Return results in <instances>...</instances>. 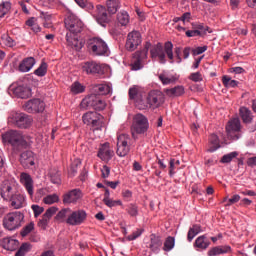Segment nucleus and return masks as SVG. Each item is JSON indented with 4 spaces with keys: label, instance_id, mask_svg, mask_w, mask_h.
<instances>
[{
    "label": "nucleus",
    "instance_id": "1",
    "mask_svg": "<svg viewBox=\"0 0 256 256\" xmlns=\"http://www.w3.org/2000/svg\"><path fill=\"white\" fill-rule=\"evenodd\" d=\"M93 94H90L81 100L79 107L83 110L103 111L106 108V102L101 96L111 93V86L107 84H98L93 86Z\"/></svg>",
    "mask_w": 256,
    "mask_h": 256
},
{
    "label": "nucleus",
    "instance_id": "2",
    "mask_svg": "<svg viewBox=\"0 0 256 256\" xmlns=\"http://www.w3.org/2000/svg\"><path fill=\"white\" fill-rule=\"evenodd\" d=\"M4 143H8L11 146V149L15 153H19L20 151L26 149L33 142L31 136L24 135L19 130H10L8 132H4L1 136Z\"/></svg>",
    "mask_w": 256,
    "mask_h": 256
},
{
    "label": "nucleus",
    "instance_id": "3",
    "mask_svg": "<svg viewBox=\"0 0 256 256\" xmlns=\"http://www.w3.org/2000/svg\"><path fill=\"white\" fill-rule=\"evenodd\" d=\"M174 48V45L172 42H165V45H162L161 43H158L151 48V58L152 59H158L160 64L167 63V60L165 57L167 56L168 60H170V64L174 63V52H172V49Z\"/></svg>",
    "mask_w": 256,
    "mask_h": 256
},
{
    "label": "nucleus",
    "instance_id": "4",
    "mask_svg": "<svg viewBox=\"0 0 256 256\" xmlns=\"http://www.w3.org/2000/svg\"><path fill=\"white\" fill-rule=\"evenodd\" d=\"M8 124L21 130H27L33 126V116L22 112H11Z\"/></svg>",
    "mask_w": 256,
    "mask_h": 256
},
{
    "label": "nucleus",
    "instance_id": "5",
    "mask_svg": "<svg viewBox=\"0 0 256 256\" xmlns=\"http://www.w3.org/2000/svg\"><path fill=\"white\" fill-rule=\"evenodd\" d=\"M24 223V214L21 212H11L3 218V227L8 231H15L22 227Z\"/></svg>",
    "mask_w": 256,
    "mask_h": 256
},
{
    "label": "nucleus",
    "instance_id": "6",
    "mask_svg": "<svg viewBox=\"0 0 256 256\" xmlns=\"http://www.w3.org/2000/svg\"><path fill=\"white\" fill-rule=\"evenodd\" d=\"M149 122L148 118L142 114L134 116V122L132 123V139L137 140V135H144L148 132Z\"/></svg>",
    "mask_w": 256,
    "mask_h": 256
},
{
    "label": "nucleus",
    "instance_id": "7",
    "mask_svg": "<svg viewBox=\"0 0 256 256\" xmlns=\"http://www.w3.org/2000/svg\"><path fill=\"white\" fill-rule=\"evenodd\" d=\"M88 51L92 53L93 56H107L109 53V48H107L106 42L101 38H92L86 42Z\"/></svg>",
    "mask_w": 256,
    "mask_h": 256
},
{
    "label": "nucleus",
    "instance_id": "8",
    "mask_svg": "<svg viewBox=\"0 0 256 256\" xmlns=\"http://www.w3.org/2000/svg\"><path fill=\"white\" fill-rule=\"evenodd\" d=\"M226 134L231 141H238L242 137V124L240 119L233 118L226 124Z\"/></svg>",
    "mask_w": 256,
    "mask_h": 256
},
{
    "label": "nucleus",
    "instance_id": "9",
    "mask_svg": "<svg viewBox=\"0 0 256 256\" xmlns=\"http://www.w3.org/2000/svg\"><path fill=\"white\" fill-rule=\"evenodd\" d=\"M21 196L17 188V182L15 180H4L1 185V198L3 200L11 199V197Z\"/></svg>",
    "mask_w": 256,
    "mask_h": 256
},
{
    "label": "nucleus",
    "instance_id": "10",
    "mask_svg": "<svg viewBox=\"0 0 256 256\" xmlns=\"http://www.w3.org/2000/svg\"><path fill=\"white\" fill-rule=\"evenodd\" d=\"M82 69L86 75H104L109 70V66L95 61H88L83 64Z\"/></svg>",
    "mask_w": 256,
    "mask_h": 256
},
{
    "label": "nucleus",
    "instance_id": "11",
    "mask_svg": "<svg viewBox=\"0 0 256 256\" xmlns=\"http://www.w3.org/2000/svg\"><path fill=\"white\" fill-rule=\"evenodd\" d=\"M131 139L128 134L118 135V141L116 143V155L120 157H126L130 153Z\"/></svg>",
    "mask_w": 256,
    "mask_h": 256
},
{
    "label": "nucleus",
    "instance_id": "12",
    "mask_svg": "<svg viewBox=\"0 0 256 256\" xmlns=\"http://www.w3.org/2000/svg\"><path fill=\"white\" fill-rule=\"evenodd\" d=\"M66 29L69 31L67 34L77 35L83 30V22L74 14H69L65 21Z\"/></svg>",
    "mask_w": 256,
    "mask_h": 256
},
{
    "label": "nucleus",
    "instance_id": "13",
    "mask_svg": "<svg viewBox=\"0 0 256 256\" xmlns=\"http://www.w3.org/2000/svg\"><path fill=\"white\" fill-rule=\"evenodd\" d=\"M103 117L97 112H86L83 115V123L86 126L92 127L93 130H100L102 127Z\"/></svg>",
    "mask_w": 256,
    "mask_h": 256
},
{
    "label": "nucleus",
    "instance_id": "14",
    "mask_svg": "<svg viewBox=\"0 0 256 256\" xmlns=\"http://www.w3.org/2000/svg\"><path fill=\"white\" fill-rule=\"evenodd\" d=\"M25 112L29 114H39L45 111V102L41 99H31L24 104Z\"/></svg>",
    "mask_w": 256,
    "mask_h": 256
},
{
    "label": "nucleus",
    "instance_id": "15",
    "mask_svg": "<svg viewBox=\"0 0 256 256\" xmlns=\"http://www.w3.org/2000/svg\"><path fill=\"white\" fill-rule=\"evenodd\" d=\"M93 18H95V21L102 27H106V24L111 21V16L107 14L106 7L101 5H97L95 13H93Z\"/></svg>",
    "mask_w": 256,
    "mask_h": 256
},
{
    "label": "nucleus",
    "instance_id": "16",
    "mask_svg": "<svg viewBox=\"0 0 256 256\" xmlns=\"http://www.w3.org/2000/svg\"><path fill=\"white\" fill-rule=\"evenodd\" d=\"M87 220V213L84 210H76V214H72L64 220L69 226H80Z\"/></svg>",
    "mask_w": 256,
    "mask_h": 256
},
{
    "label": "nucleus",
    "instance_id": "17",
    "mask_svg": "<svg viewBox=\"0 0 256 256\" xmlns=\"http://www.w3.org/2000/svg\"><path fill=\"white\" fill-rule=\"evenodd\" d=\"M139 45H141V33L137 31L128 33L125 45L126 50L133 52Z\"/></svg>",
    "mask_w": 256,
    "mask_h": 256
},
{
    "label": "nucleus",
    "instance_id": "18",
    "mask_svg": "<svg viewBox=\"0 0 256 256\" xmlns=\"http://www.w3.org/2000/svg\"><path fill=\"white\" fill-rule=\"evenodd\" d=\"M81 199V191L80 189H72L63 195L62 202L64 205L76 204Z\"/></svg>",
    "mask_w": 256,
    "mask_h": 256
},
{
    "label": "nucleus",
    "instance_id": "19",
    "mask_svg": "<svg viewBox=\"0 0 256 256\" xmlns=\"http://www.w3.org/2000/svg\"><path fill=\"white\" fill-rule=\"evenodd\" d=\"M144 101L149 102V104H151V107L155 109L160 107L163 103V95L158 90H152L151 92H149L148 97Z\"/></svg>",
    "mask_w": 256,
    "mask_h": 256
},
{
    "label": "nucleus",
    "instance_id": "20",
    "mask_svg": "<svg viewBox=\"0 0 256 256\" xmlns=\"http://www.w3.org/2000/svg\"><path fill=\"white\" fill-rule=\"evenodd\" d=\"M114 156V151L109 147V143H104L100 145L99 152L97 153V157L104 162L110 161Z\"/></svg>",
    "mask_w": 256,
    "mask_h": 256
},
{
    "label": "nucleus",
    "instance_id": "21",
    "mask_svg": "<svg viewBox=\"0 0 256 256\" xmlns=\"http://www.w3.org/2000/svg\"><path fill=\"white\" fill-rule=\"evenodd\" d=\"M20 183L24 185V188H25V191H27V194L33 197L34 187H33V178H31V175H29L28 173L22 172V174H20Z\"/></svg>",
    "mask_w": 256,
    "mask_h": 256
},
{
    "label": "nucleus",
    "instance_id": "22",
    "mask_svg": "<svg viewBox=\"0 0 256 256\" xmlns=\"http://www.w3.org/2000/svg\"><path fill=\"white\" fill-rule=\"evenodd\" d=\"M66 42H67V46L71 47L76 51H80V49L83 48V43L80 42L78 38H76L75 34L67 33Z\"/></svg>",
    "mask_w": 256,
    "mask_h": 256
},
{
    "label": "nucleus",
    "instance_id": "23",
    "mask_svg": "<svg viewBox=\"0 0 256 256\" xmlns=\"http://www.w3.org/2000/svg\"><path fill=\"white\" fill-rule=\"evenodd\" d=\"M36 64V60L33 57H27L20 64L18 65V71L26 73L33 69L34 65Z\"/></svg>",
    "mask_w": 256,
    "mask_h": 256
},
{
    "label": "nucleus",
    "instance_id": "24",
    "mask_svg": "<svg viewBox=\"0 0 256 256\" xmlns=\"http://www.w3.org/2000/svg\"><path fill=\"white\" fill-rule=\"evenodd\" d=\"M162 242L160 236H156L155 234H151L149 236L148 248L151 249L152 252L158 253L160 251Z\"/></svg>",
    "mask_w": 256,
    "mask_h": 256
},
{
    "label": "nucleus",
    "instance_id": "25",
    "mask_svg": "<svg viewBox=\"0 0 256 256\" xmlns=\"http://www.w3.org/2000/svg\"><path fill=\"white\" fill-rule=\"evenodd\" d=\"M228 253H231V247L228 245H224V246H216V247L210 248V250H208L207 252V255L219 256V255H224Z\"/></svg>",
    "mask_w": 256,
    "mask_h": 256
},
{
    "label": "nucleus",
    "instance_id": "26",
    "mask_svg": "<svg viewBox=\"0 0 256 256\" xmlns=\"http://www.w3.org/2000/svg\"><path fill=\"white\" fill-rule=\"evenodd\" d=\"M55 213H57V208H55V207L48 208L46 210V212H44L43 218H41V220H39L38 226L41 228H45L46 225H48V221H50V219H52V216L55 215Z\"/></svg>",
    "mask_w": 256,
    "mask_h": 256
},
{
    "label": "nucleus",
    "instance_id": "27",
    "mask_svg": "<svg viewBox=\"0 0 256 256\" xmlns=\"http://www.w3.org/2000/svg\"><path fill=\"white\" fill-rule=\"evenodd\" d=\"M220 148L221 144L219 143V137H217L216 134H211L208 137V153H214Z\"/></svg>",
    "mask_w": 256,
    "mask_h": 256
},
{
    "label": "nucleus",
    "instance_id": "28",
    "mask_svg": "<svg viewBox=\"0 0 256 256\" xmlns=\"http://www.w3.org/2000/svg\"><path fill=\"white\" fill-rule=\"evenodd\" d=\"M20 164L24 167H30L34 165L33 151H25L20 154Z\"/></svg>",
    "mask_w": 256,
    "mask_h": 256
},
{
    "label": "nucleus",
    "instance_id": "29",
    "mask_svg": "<svg viewBox=\"0 0 256 256\" xmlns=\"http://www.w3.org/2000/svg\"><path fill=\"white\" fill-rule=\"evenodd\" d=\"M4 201H10L13 209L24 208L25 197L23 195L12 196L11 199H4Z\"/></svg>",
    "mask_w": 256,
    "mask_h": 256
},
{
    "label": "nucleus",
    "instance_id": "30",
    "mask_svg": "<svg viewBox=\"0 0 256 256\" xmlns=\"http://www.w3.org/2000/svg\"><path fill=\"white\" fill-rule=\"evenodd\" d=\"M13 93L20 99H27L31 97V88L27 86H17V88L13 90Z\"/></svg>",
    "mask_w": 256,
    "mask_h": 256
},
{
    "label": "nucleus",
    "instance_id": "31",
    "mask_svg": "<svg viewBox=\"0 0 256 256\" xmlns=\"http://www.w3.org/2000/svg\"><path fill=\"white\" fill-rule=\"evenodd\" d=\"M75 214H76V211H73L69 208H65L60 210V212L57 213V216H55V220H57L60 223H64V220H66L67 218Z\"/></svg>",
    "mask_w": 256,
    "mask_h": 256
},
{
    "label": "nucleus",
    "instance_id": "32",
    "mask_svg": "<svg viewBox=\"0 0 256 256\" xmlns=\"http://www.w3.org/2000/svg\"><path fill=\"white\" fill-rule=\"evenodd\" d=\"M209 246H210V241L205 235H202L196 238L195 244H194V247L196 249L206 250L209 248Z\"/></svg>",
    "mask_w": 256,
    "mask_h": 256
},
{
    "label": "nucleus",
    "instance_id": "33",
    "mask_svg": "<svg viewBox=\"0 0 256 256\" xmlns=\"http://www.w3.org/2000/svg\"><path fill=\"white\" fill-rule=\"evenodd\" d=\"M2 244L3 248L8 251H15L19 248V241L12 238H4Z\"/></svg>",
    "mask_w": 256,
    "mask_h": 256
},
{
    "label": "nucleus",
    "instance_id": "34",
    "mask_svg": "<svg viewBox=\"0 0 256 256\" xmlns=\"http://www.w3.org/2000/svg\"><path fill=\"white\" fill-rule=\"evenodd\" d=\"M240 118L242 119L243 124H251L253 119L251 110L246 107H241Z\"/></svg>",
    "mask_w": 256,
    "mask_h": 256
},
{
    "label": "nucleus",
    "instance_id": "35",
    "mask_svg": "<svg viewBox=\"0 0 256 256\" xmlns=\"http://www.w3.org/2000/svg\"><path fill=\"white\" fill-rule=\"evenodd\" d=\"M116 21L121 27H127L128 23L130 22V16L128 15L127 11H120L116 15Z\"/></svg>",
    "mask_w": 256,
    "mask_h": 256
},
{
    "label": "nucleus",
    "instance_id": "36",
    "mask_svg": "<svg viewBox=\"0 0 256 256\" xmlns=\"http://www.w3.org/2000/svg\"><path fill=\"white\" fill-rule=\"evenodd\" d=\"M106 7H107L106 11L109 12V14H111V15L116 14L118 9L120 8V1H118V0H107L106 1Z\"/></svg>",
    "mask_w": 256,
    "mask_h": 256
},
{
    "label": "nucleus",
    "instance_id": "37",
    "mask_svg": "<svg viewBox=\"0 0 256 256\" xmlns=\"http://www.w3.org/2000/svg\"><path fill=\"white\" fill-rule=\"evenodd\" d=\"M158 79L160 80L161 84H163V85L174 84L175 81H177V77H175L173 75L166 74V73L159 74Z\"/></svg>",
    "mask_w": 256,
    "mask_h": 256
},
{
    "label": "nucleus",
    "instance_id": "38",
    "mask_svg": "<svg viewBox=\"0 0 256 256\" xmlns=\"http://www.w3.org/2000/svg\"><path fill=\"white\" fill-rule=\"evenodd\" d=\"M165 94H167L168 97H179L184 94V87L183 86H175L171 89H165Z\"/></svg>",
    "mask_w": 256,
    "mask_h": 256
},
{
    "label": "nucleus",
    "instance_id": "39",
    "mask_svg": "<svg viewBox=\"0 0 256 256\" xmlns=\"http://www.w3.org/2000/svg\"><path fill=\"white\" fill-rule=\"evenodd\" d=\"M131 100H134L135 107H137V109H139L140 111L148 110V108H153L148 101H146L142 98L131 99Z\"/></svg>",
    "mask_w": 256,
    "mask_h": 256
},
{
    "label": "nucleus",
    "instance_id": "40",
    "mask_svg": "<svg viewBox=\"0 0 256 256\" xmlns=\"http://www.w3.org/2000/svg\"><path fill=\"white\" fill-rule=\"evenodd\" d=\"M128 96L130 97V100L142 99L141 90L138 86L128 89Z\"/></svg>",
    "mask_w": 256,
    "mask_h": 256
},
{
    "label": "nucleus",
    "instance_id": "41",
    "mask_svg": "<svg viewBox=\"0 0 256 256\" xmlns=\"http://www.w3.org/2000/svg\"><path fill=\"white\" fill-rule=\"evenodd\" d=\"M175 246V238L168 236L167 239H165V242L163 243V251L170 252L172 249H174Z\"/></svg>",
    "mask_w": 256,
    "mask_h": 256
},
{
    "label": "nucleus",
    "instance_id": "42",
    "mask_svg": "<svg viewBox=\"0 0 256 256\" xmlns=\"http://www.w3.org/2000/svg\"><path fill=\"white\" fill-rule=\"evenodd\" d=\"M202 232L200 225H193V227L188 230V241L191 242L198 235V233Z\"/></svg>",
    "mask_w": 256,
    "mask_h": 256
},
{
    "label": "nucleus",
    "instance_id": "43",
    "mask_svg": "<svg viewBox=\"0 0 256 256\" xmlns=\"http://www.w3.org/2000/svg\"><path fill=\"white\" fill-rule=\"evenodd\" d=\"M222 85L226 88H235L238 85V81L232 80L230 76H222Z\"/></svg>",
    "mask_w": 256,
    "mask_h": 256
},
{
    "label": "nucleus",
    "instance_id": "44",
    "mask_svg": "<svg viewBox=\"0 0 256 256\" xmlns=\"http://www.w3.org/2000/svg\"><path fill=\"white\" fill-rule=\"evenodd\" d=\"M49 176H50V181L53 184H57V185L60 184V173H59V170H57V168H52L50 170Z\"/></svg>",
    "mask_w": 256,
    "mask_h": 256
},
{
    "label": "nucleus",
    "instance_id": "45",
    "mask_svg": "<svg viewBox=\"0 0 256 256\" xmlns=\"http://www.w3.org/2000/svg\"><path fill=\"white\" fill-rule=\"evenodd\" d=\"M85 92V86L81 85L80 82L76 81L71 85V93L73 95H78Z\"/></svg>",
    "mask_w": 256,
    "mask_h": 256
},
{
    "label": "nucleus",
    "instance_id": "46",
    "mask_svg": "<svg viewBox=\"0 0 256 256\" xmlns=\"http://www.w3.org/2000/svg\"><path fill=\"white\" fill-rule=\"evenodd\" d=\"M0 44L4 47L12 48L15 46V41H13V39H11L10 36H8L7 34H4L3 36H1Z\"/></svg>",
    "mask_w": 256,
    "mask_h": 256
},
{
    "label": "nucleus",
    "instance_id": "47",
    "mask_svg": "<svg viewBox=\"0 0 256 256\" xmlns=\"http://www.w3.org/2000/svg\"><path fill=\"white\" fill-rule=\"evenodd\" d=\"M47 69L48 65L46 62H41V65H39L38 69L34 70V75L38 77H45Z\"/></svg>",
    "mask_w": 256,
    "mask_h": 256
},
{
    "label": "nucleus",
    "instance_id": "48",
    "mask_svg": "<svg viewBox=\"0 0 256 256\" xmlns=\"http://www.w3.org/2000/svg\"><path fill=\"white\" fill-rule=\"evenodd\" d=\"M238 157V152H231L229 154L223 155L221 158V163L222 164H228L233 161V159Z\"/></svg>",
    "mask_w": 256,
    "mask_h": 256
},
{
    "label": "nucleus",
    "instance_id": "49",
    "mask_svg": "<svg viewBox=\"0 0 256 256\" xmlns=\"http://www.w3.org/2000/svg\"><path fill=\"white\" fill-rule=\"evenodd\" d=\"M44 204L52 205L59 202V196L57 194L47 195L43 199Z\"/></svg>",
    "mask_w": 256,
    "mask_h": 256
},
{
    "label": "nucleus",
    "instance_id": "50",
    "mask_svg": "<svg viewBox=\"0 0 256 256\" xmlns=\"http://www.w3.org/2000/svg\"><path fill=\"white\" fill-rule=\"evenodd\" d=\"M11 4L10 2H3L0 4V18H3L10 12Z\"/></svg>",
    "mask_w": 256,
    "mask_h": 256
},
{
    "label": "nucleus",
    "instance_id": "51",
    "mask_svg": "<svg viewBox=\"0 0 256 256\" xmlns=\"http://www.w3.org/2000/svg\"><path fill=\"white\" fill-rule=\"evenodd\" d=\"M31 249V245L29 243H24L20 248H18L17 253H15V256H25L27 252Z\"/></svg>",
    "mask_w": 256,
    "mask_h": 256
},
{
    "label": "nucleus",
    "instance_id": "52",
    "mask_svg": "<svg viewBox=\"0 0 256 256\" xmlns=\"http://www.w3.org/2000/svg\"><path fill=\"white\" fill-rule=\"evenodd\" d=\"M33 230H34V223L31 222V223L25 225L24 228H22V231H20V235L22 237H25V236L29 235V233L33 232Z\"/></svg>",
    "mask_w": 256,
    "mask_h": 256
},
{
    "label": "nucleus",
    "instance_id": "53",
    "mask_svg": "<svg viewBox=\"0 0 256 256\" xmlns=\"http://www.w3.org/2000/svg\"><path fill=\"white\" fill-rule=\"evenodd\" d=\"M143 232H144L143 229H137L132 234L126 236V240L134 241V240L138 239L139 237H141Z\"/></svg>",
    "mask_w": 256,
    "mask_h": 256
},
{
    "label": "nucleus",
    "instance_id": "54",
    "mask_svg": "<svg viewBox=\"0 0 256 256\" xmlns=\"http://www.w3.org/2000/svg\"><path fill=\"white\" fill-rule=\"evenodd\" d=\"M188 79L195 82V83H199V82L203 81V77H202V74L200 72H195V73L189 74Z\"/></svg>",
    "mask_w": 256,
    "mask_h": 256
},
{
    "label": "nucleus",
    "instance_id": "55",
    "mask_svg": "<svg viewBox=\"0 0 256 256\" xmlns=\"http://www.w3.org/2000/svg\"><path fill=\"white\" fill-rule=\"evenodd\" d=\"M103 202L109 208H113V207H116V206H121V201L120 200L113 201L109 198H104Z\"/></svg>",
    "mask_w": 256,
    "mask_h": 256
},
{
    "label": "nucleus",
    "instance_id": "56",
    "mask_svg": "<svg viewBox=\"0 0 256 256\" xmlns=\"http://www.w3.org/2000/svg\"><path fill=\"white\" fill-rule=\"evenodd\" d=\"M76 4L81 7V9H92L93 5L88 2V0H74Z\"/></svg>",
    "mask_w": 256,
    "mask_h": 256
},
{
    "label": "nucleus",
    "instance_id": "57",
    "mask_svg": "<svg viewBox=\"0 0 256 256\" xmlns=\"http://www.w3.org/2000/svg\"><path fill=\"white\" fill-rule=\"evenodd\" d=\"M226 201H228L227 203H226V207H230L231 205H233V204H237L238 203V201H240V195H233L230 199H228V198H224V202H226Z\"/></svg>",
    "mask_w": 256,
    "mask_h": 256
},
{
    "label": "nucleus",
    "instance_id": "58",
    "mask_svg": "<svg viewBox=\"0 0 256 256\" xmlns=\"http://www.w3.org/2000/svg\"><path fill=\"white\" fill-rule=\"evenodd\" d=\"M205 35V32H202L200 30H188L186 31V37L191 38V37H200Z\"/></svg>",
    "mask_w": 256,
    "mask_h": 256
},
{
    "label": "nucleus",
    "instance_id": "59",
    "mask_svg": "<svg viewBox=\"0 0 256 256\" xmlns=\"http://www.w3.org/2000/svg\"><path fill=\"white\" fill-rule=\"evenodd\" d=\"M31 209H32V212L34 213L35 218H38L39 215L45 212V209L43 207H40L39 205H32Z\"/></svg>",
    "mask_w": 256,
    "mask_h": 256
},
{
    "label": "nucleus",
    "instance_id": "60",
    "mask_svg": "<svg viewBox=\"0 0 256 256\" xmlns=\"http://www.w3.org/2000/svg\"><path fill=\"white\" fill-rule=\"evenodd\" d=\"M192 26H193L192 31H200V32H203V33L209 32V27H206L203 24L196 23V24H193Z\"/></svg>",
    "mask_w": 256,
    "mask_h": 256
},
{
    "label": "nucleus",
    "instance_id": "61",
    "mask_svg": "<svg viewBox=\"0 0 256 256\" xmlns=\"http://www.w3.org/2000/svg\"><path fill=\"white\" fill-rule=\"evenodd\" d=\"M142 69L141 58H135L132 61V71H139Z\"/></svg>",
    "mask_w": 256,
    "mask_h": 256
},
{
    "label": "nucleus",
    "instance_id": "62",
    "mask_svg": "<svg viewBox=\"0 0 256 256\" xmlns=\"http://www.w3.org/2000/svg\"><path fill=\"white\" fill-rule=\"evenodd\" d=\"M127 213H128V215H130L132 217H136L138 215V208H137V206L134 205V204L128 205Z\"/></svg>",
    "mask_w": 256,
    "mask_h": 256
},
{
    "label": "nucleus",
    "instance_id": "63",
    "mask_svg": "<svg viewBox=\"0 0 256 256\" xmlns=\"http://www.w3.org/2000/svg\"><path fill=\"white\" fill-rule=\"evenodd\" d=\"M100 172L102 173V178L106 179L107 177H109L111 169L108 166L104 165L102 166V168H100Z\"/></svg>",
    "mask_w": 256,
    "mask_h": 256
},
{
    "label": "nucleus",
    "instance_id": "64",
    "mask_svg": "<svg viewBox=\"0 0 256 256\" xmlns=\"http://www.w3.org/2000/svg\"><path fill=\"white\" fill-rule=\"evenodd\" d=\"M205 51H207V46L197 47L196 49H193V55H202Z\"/></svg>",
    "mask_w": 256,
    "mask_h": 256
}]
</instances>
